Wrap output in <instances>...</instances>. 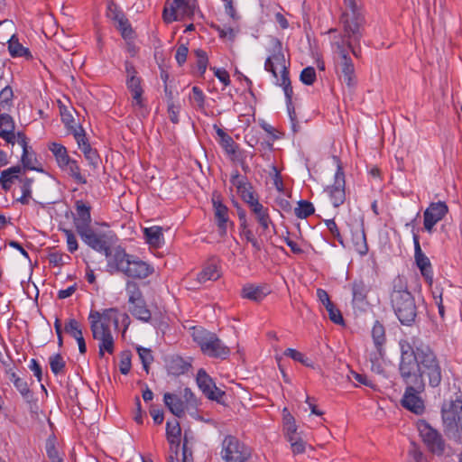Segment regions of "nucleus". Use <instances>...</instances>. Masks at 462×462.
Wrapping results in <instances>:
<instances>
[{
    "mask_svg": "<svg viewBox=\"0 0 462 462\" xmlns=\"http://www.w3.org/2000/svg\"><path fill=\"white\" fill-rule=\"evenodd\" d=\"M401 359L399 374L401 377L411 380L412 384L426 388V381L431 388L440 385L443 370L434 350L421 341L407 340L399 342Z\"/></svg>",
    "mask_w": 462,
    "mask_h": 462,
    "instance_id": "f257e3e1",
    "label": "nucleus"
},
{
    "mask_svg": "<svg viewBox=\"0 0 462 462\" xmlns=\"http://www.w3.org/2000/svg\"><path fill=\"white\" fill-rule=\"evenodd\" d=\"M390 300L394 314L403 326H411L416 322L418 306L408 290L405 278L397 276L393 279Z\"/></svg>",
    "mask_w": 462,
    "mask_h": 462,
    "instance_id": "f03ea898",
    "label": "nucleus"
},
{
    "mask_svg": "<svg viewBox=\"0 0 462 462\" xmlns=\"http://www.w3.org/2000/svg\"><path fill=\"white\" fill-rule=\"evenodd\" d=\"M109 268L121 272L128 277L143 279L149 276L153 268L138 257L128 254L121 246L113 249V254L107 261Z\"/></svg>",
    "mask_w": 462,
    "mask_h": 462,
    "instance_id": "7ed1b4c3",
    "label": "nucleus"
},
{
    "mask_svg": "<svg viewBox=\"0 0 462 462\" xmlns=\"http://www.w3.org/2000/svg\"><path fill=\"white\" fill-rule=\"evenodd\" d=\"M89 319H92L91 330L93 337L99 341V356H104L105 352L114 353V338L111 333V327L117 326V320L112 319L109 313L99 314L97 311H91Z\"/></svg>",
    "mask_w": 462,
    "mask_h": 462,
    "instance_id": "20e7f679",
    "label": "nucleus"
},
{
    "mask_svg": "<svg viewBox=\"0 0 462 462\" xmlns=\"http://www.w3.org/2000/svg\"><path fill=\"white\" fill-rule=\"evenodd\" d=\"M340 23L343 26V32L341 35V42L350 41L359 44L364 34L365 24V18L362 13H349L348 11L343 12L340 17Z\"/></svg>",
    "mask_w": 462,
    "mask_h": 462,
    "instance_id": "39448f33",
    "label": "nucleus"
},
{
    "mask_svg": "<svg viewBox=\"0 0 462 462\" xmlns=\"http://www.w3.org/2000/svg\"><path fill=\"white\" fill-rule=\"evenodd\" d=\"M89 211L90 207L88 206V246L97 252L104 253L109 260L113 254V251H111L114 238L113 232L98 227V223H95L96 226L90 225Z\"/></svg>",
    "mask_w": 462,
    "mask_h": 462,
    "instance_id": "423d86ee",
    "label": "nucleus"
},
{
    "mask_svg": "<svg viewBox=\"0 0 462 462\" xmlns=\"http://www.w3.org/2000/svg\"><path fill=\"white\" fill-rule=\"evenodd\" d=\"M337 57L335 60V69L337 74L348 88H354L356 85V76L355 66L348 51L345 48L343 42H335Z\"/></svg>",
    "mask_w": 462,
    "mask_h": 462,
    "instance_id": "0eeeda50",
    "label": "nucleus"
},
{
    "mask_svg": "<svg viewBox=\"0 0 462 462\" xmlns=\"http://www.w3.org/2000/svg\"><path fill=\"white\" fill-rule=\"evenodd\" d=\"M221 456L225 462H249L251 451L237 438L228 435L222 442Z\"/></svg>",
    "mask_w": 462,
    "mask_h": 462,
    "instance_id": "6e6552de",
    "label": "nucleus"
},
{
    "mask_svg": "<svg viewBox=\"0 0 462 462\" xmlns=\"http://www.w3.org/2000/svg\"><path fill=\"white\" fill-rule=\"evenodd\" d=\"M401 378L406 386L401 400L402 407L417 415L422 414L425 410V405L420 394L425 391V388L412 384V383L410 382L411 380L406 377Z\"/></svg>",
    "mask_w": 462,
    "mask_h": 462,
    "instance_id": "1a4fd4ad",
    "label": "nucleus"
},
{
    "mask_svg": "<svg viewBox=\"0 0 462 462\" xmlns=\"http://www.w3.org/2000/svg\"><path fill=\"white\" fill-rule=\"evenodd\" d=\"M418 430L428 449L435 455L441 456L445 451V440L442 435L425 420L418 423Z\"/></svg>",
    "mask_w": 462,
    "mask_h": 462,
    "instance_id": "9d476101",
    "label": "nucleus"
},
{
    "mask_svg": "<svg viewBox=\"0 0 462 462\" xmlns=\"http://www.w3.org/2000/svg\"><path fill=\"white\" fill-rule=\"evenodd\" d=\"M334 160L337 162V172L335 174L334 184L330 187H328V191L329 193L333 206L335 208H338L345 202L346 199V180L345 173L339 158L334 156Z\"/></svg>",
    "mask_w": 462,
    "mask_h": 462,
    "instance_id": "9b49d317",
    "label": "nucleus"
},
{
    "mask_svg": "<svg viewBox=\"0 0 462 462\" xmlns=\"http://www.w3.org/2000/svg\"><path fill=\"white\" fill-rule=\"evenodd\" d=\"M413 243H414V259L417 267L420 271L421 276L424 278L425 282L431 285L433 282V270L431 263L429 257L422 252L419 236L413 234Z\"/></svg>",
    "mask_w": 462,
    "mask_h": 462,
    "instance_id": "f8f14e48",
    "label": "nucleus"
},
{
    "mask_svg": "<svg viewBox=\"0 0 462 462\" xmlns=\"http://www.w3.org/2000/svg\"><path fill=\"white\" fill-rule=\"evenodd\" d=\"M371 334L375 347V351L370 354V361L372 363V368H374L375 363L383 359L385 355L383 348L386 343L384 326L380 321L376 320L373 326Z\"/></svg>",
    "mask_w": 462,
    "mask_h": 462,
    "instance_id": "ddd939ff",
    "label": "nucleus"
},
{
    "mask_svg": "<svg viewBox=\"0 0 462 462\" xmlns=\"http://www.w3.org/2000/svg\"><path fill=\"white\" fill-rule=\"evenodd\" d=\"M448 212V208L445 202L439 201L430 203L423 214L425 230L431 233L434 226L440 221Z\"/></svg>",
    "mask_w": 462,
    "mask_h": 462,
    "instance_id": "4468645a",
    "label": "nucleus"
},
{
    "mask_svg": "<svg viewBox=\"0 0 462 462\" xmlns=\"http://www.w3.org/2000/svg\"><path fill=\"white\" fill-rule=\"evenodd\" d=\"M108 16L116 23V27L120 31L124 39H131L133 37L134 32L128 19L115 4H111L108 6Z\"/></svg>",
    "mask_w": 462,
    "mask_h": 462,
    "instance_id": "2eb2a0df",
    "label": "nucleus"
},
{
    "mask_svg": "<svg viewBox=\"0 0 462 462\" xmlns=\"http://www.w3.org/2000/svg\"><path fill=\"white\" fill-rule=\"evenodd\" d=\"M212 204L215 211L218 233L221 237L226 235V224L228 221V208L222 203L221 196L215 192L212 195Z\"/></svg>",
    "mask_w": 462,
    "mask_h": 462,
    "instance_id": "dca6fc26",
    "label": "nucleus"
},
{
    "mask_svg": "<svg viewBox=\"0 0 462 462\" xmlns=\"http://www.w3.org/2000/svg\"><path fill=\"white\" fill-rule=\"evenodd\" d=\"M75 208L74 224L81 240L87 243V204L82 199H79L75 201Z\"/></svg>",
    "mask_w": 462,
    "mask_h": 462,
    "instance_id": "f3484780",
    "label": "nucleus"
},
{
    "mask_svg": "<svg viewBox=\"0 0 462 462\" xmlns=\"http://www.w3.org/2000/svg\"><path fill=\"white\" fill-rule=\"evenodd\" d=\"M250 209L254 215V217L261 228L259 236H265L269 233L270 225H273V221L268 213V208H264L259 201H255L251 205Z\"/></svg>",
    "mask_w": 462,
    "mask_h": 462,
    "instance_id": "a211bd4d",
    "label": "nucleus"
},
{
    "mask_svg": "<svg viewBox=\"0 0 462 462\" xmlns=\"http://www.w3.org/2000/svg\"><path fill=\"white\" fill-rule=\"evenodd\" d=\"M351 241L354 249L361 256L367 254L369 248L366 241V236L363 221L359 225L351 227Z\"/></svg>",
    "mask_w": 462,
    "mask_h": 462,
    "instance_id": "6ab92c4d",
    "label": "nucleus"
},
{
    "mask_svg": "<svg viewBox=\"0 0 462 462\" xmlns=\"http://www.w3.org/2000/svg\"><path fill=\"white\" fill-rule=\"evenodd\" d=\"M202 352L210 357L222 359H226L230 354L229 348L222 343L216 334L210 336L209 341Z\"/></svg>",
    "mask_w": 462,
    "mask_h": 462,
    "instance_id": "aec40b11",
    "label": "nucleus"
},
{
    "mask_svg": "<svg viewBox=\"0 0 462 462\" xmlns=\"http://www.w3.org/2000/svg\"><path fill=\"white\" fill-rule=\"evenodd\" d=\"M0 138L12 145L15 143V123L6 113L0 114Z\"/></svg>",
    "mask_w": 462,
    "mask_h": 462,
    "instance_id": "412c9836",
    "label": "nucleus"
},
{
    "mask_svg": "<svg viewBox=\"0 0 462 462\" xmlns=\"http://www.w3.org/2000/svg\"><path fill=\"white\" fill-rule=\"evenodd\" d=\"M274 64L279 65L282 69V72L285 69H289L285 64L284 54L282 51V43L280 41L276 42L275 50L272 56L268 57L264 63V69L270 71L273 76L277 79L278 74Z\"/></svg>",
    "mask_w": 462,
    "mask_h": 462,
    "instance_id": "4be33fe9",
    "label": "nucleus"
},
{
    "mask_svg": "<svg viewBox=\"0 0 462 462\" xmlns=\"http://www.w3.org/2000/svg\"><path fill=\"white\" fill-rule=\"evenodd\" d=\"M165 366L169 374L179 376L187 373L191 365L181 356L173 355L165 359Z\"/></svg>",
    "mask_w": 462,
    "mask_h": 462,
    "instance_id": "5701e85b",
    "label": "nucleus"
},
{
    "mask_svg": "<svg viewBox=\"0 0 462 462\" xmlns=\"http://www.w3.org/2000/svg\"><path fill=\"white\" fill-rule=\"evenodd\" d=\"M163 402L170 411L178 418L185 415V402L180 396L171 393H165Z\"/></svg>",
    "mask_w": 462,
    "mask_h": 462,
    "instance_id": "b1692460",
    "label": "nucleus"
},
{
    "mask_svg": "<svg viewBox=\"0 0 462 462\" xmlns=\"http://www.w3.org/2000/svg\"><path fill=\"white\" fill-rule=\"evenodd\" d=\"M353 294V304L363 305L366 302L370 287L363 280H355L351 284Z\"/></svg>",
    "mask_w": 462,
    "mask_h": 462,
    "instance_id": "393cba45",
    "label": "nucleus"
},
{
    "mask_svg": "<svg viewBox=\"0 0 462 462\" xmlns=\"http://www.w3.org/2000/svg\"><path fill=\"white\" fill-rule=\"evenodd\" d=\"M8 51L13 58L24 57L30 60L32 55L28 48L23 47L20 42L15 33H13L10 39L7 40Z\"/></svg>",
    "mask_w": 462,
    "mask_h": 462,
    "instance_id": "a878e982",
    "label": "nucleus"
},
{
    "mask_svg": "<svg viewBox=\"0 0 462 462\" xmlns=\"http://www.w3.org/2000/svg\"><path fill=\"white\" fill-rule=\"evenodd\" d=\"M65 126L71 134H73L82 153L87 158V140L83 126L80 123H77L75 120L74 123L65 125Z\"/></svg>",
    "mask_w": 462,
    "mask_h": 462,
    "instance_id": "bb28decb",
    "label": "nucleus"
},
{
    "mask_svg": "<svg viewBox=\"0 0 462 462\" xmlns=\"http://www.w3.org/2000/svg\"><path fill=\"white\" fill-rule=\"evenodd\" d=\"M267 292L263 291V288L261 286H255L254 284H245L241 290V297L244 299L250 300L254 302H261Z\"/></svg>",
    "mask_w": 462,
    "mask_h": 462,
    "instance_id": "cd10ccee",
    "label": "nucleus"
},
{
    "mask_svg": "<svg viewBox=\"0 0 462 462\" xmlns=\"http://www.w3.org/2000/svg\"><path fill=\"white\" fill-rule=\"evenodd\" d=\"M181 429L177 420L168 421L166 424V437L170 444L176 443L175 455L178 454V448L180 444Z\"/></svg>",
    "mask_w": 462,
    "mask_h": 462,
    "instance_id": "c85d7f7f",
    "label": "nucleus"
},
{
    "mask_svg": "<svg viewBox=\"0 0 462 462\" xmlns=\"http://www.w3.org/2000/svg\"><path fill=\"white\" fill-rule=\"evenodd\" d=\"M458 411L459 409H457L454 406V401L450 402L448 409L442 408V420L448 430H455V428L457 427V415H458Z\"/></svg>",
    "mask_w": 462,
    "mask_h": 462,
    "instance_id": "c756f323",
    "label": "nucleus"
},
{
    "mask_svg": "<svg viewBox=\"0 0 462 462\" xmlns=\"http://www.w3.org/2000/svg\"><path fill=\"white\" fill-rule=\"evenodd\" d=\"M220 277L218 266L211 262L205 264L202 271L198 274V281L200 283L208 281H217Z\"/></svg>",
    "mask_w": 462,
    "mask_h": 462,
    "instance_id": "7c9ffc66",
    "label": "nucleus"
},
{
    "mask_svg": "<svg viewBox=\"0 0 462 462\" xmlns=\"http://www.w3.org/2000/svg\"><path fill=\"white\" fill-rule=\"evenodd\" d=\"M179 0H166L162 11V19L166 23L180 20L179 17Z\"/></svg>",
    "mask_w": 462,
    "mask_h": 462,
    "instance_id": "2f4dec72",
    "label": "nucleus"
},
{
    "mask_svg": "<svg viewBox=\"0 0 462 462\" xmlns=\"http://www.w3.org/2000/svg\"><path fill=\"white\" fill-rule=\"evenodd\" d=\"M84 325L75 318H69L64 325V331L76 340L81 339L83 336Z\"/></svg>",
    "mask_w": 462,
    "mask_h": 462,
    "instance_id": "473e14b6",
    "label": "nucleus"
},
{
    "mask_svg": "<svg viewBox=\"0 0 462 462\" xmlns=\"http://www.w3.org/2000/svg\"><path fill=\"white\" fill-rule=\"evenodd\" d=\"M129 311L135 319L143 322H149L152 319V313L147 307L145 300H142V303L130 305Z\"/></svg>",
    "mask_w": 462,
    "mask_h": 462,
    "instance_id": "72a5a7b5",
    "label": "nucleus"
},
{
    "mask_svg": "<svg viewBox=\"0 0 462 462\" xmlns=\"http://www.w3.org/2000/svg\"><path fill=\"white\" fill-rule=\"evenodd\" d=\"M143 233L147 243L152 246H159L163 241L162 228L160 226L144 228Z\"/></svg>",
    "mask_w": 462,
    "mask_h": 462,
    "instance_id": "f704fd0d",
    "label": "nucleus"
},
{
    "mask_svg": "<svg viewBox=\"0 0 462 462\" xmlns=\"http://www.w3.org/2000/svg\"><path fill=\"white\" fill-rule=\"evenodd\" d=\"M128 89L133 93V98L136 105H142L143 89L141 87V79L136 76H131L126 79Z\"/></svg>",
    "mask_w": 462,
    "mask_h": 462,
    "instance_id": "c9c22d12",
    "label": "nucleus"
},
{
    "mask_svg": "<svg viewBox=\"0 0 462 462\" xmlns=\"http://www.w3.org/2000/svg\"><path fill=\"white\" fill-rule=\"evenodd\" d=\"M197 383L206 397L208 395V392H211L212 388L215 387L212 378L202 368L198 372Z\"/></svg>",
    "mask_w": 462,
    "mask_h": 462,
    "instance_id": "e433bc0d",
    "label": "nucleus"
},
{
    "mask_svg": "<svg viewBox=\"0 0 462 462\" xmlns=\"http://www.w3.org/2000/svg\"><path fill=\"white\" fill-rule=\"evenodd\" d=\"M49 149L54 154L59 165L64 167L69 163V156L68 155L67 149L62 144L57 143H51Z\"/></svg>",
    "mask_w": 462,
    "mask_h": 462,
    "instance_id": "4c0bfd02",
    "label": "nucleus"
},
{
    "mask_svg": "<svg viewBox=\"0 0 462 462\" xmlns=\"http://www.w3.org/2000/svg\"><path fill=\"white\" fill-rule=\"evenodd\" d=\"M237 192L240 194L243 200L248 204L249 208L255 201H259L258 197L255 196L253 187L249 182L237 185Z\"/></svg>",
    "mask_w": 462,
    "mask_h": 462,
    "instance_id": "58836bf2",
    "label": "nucleus"
},
{
    "mask_svg": "<svg viewBox=\"0 0 462 462\" xmlns=\"http://www.w3.org/2000/svg\"><path fill=\"white\" fill-rule=\"evenodd\" d=\"M276 79V84L283 88L284 95L286 97V105H291V102H292L293 90L289 78V69H284L281 75V79H279L277 78Z\"/></svg>",
    "mask_w": 462,
    "mask_h": 462,
    "instance_id": "ea45409f",
    "label": "nucleus"
},
{
    "mask_svg": "<svg viewBox=\"0 0 462 462\" xmlns=\"http://www.w3.org/2000/svg\"><path fill=\"white\" fill-rule=\"evenodd\" d=\"M20 183L23 195L21 198L17 199V201L23 205H28L30 199L32 198V185L33 183V179L25 177L21 179Z\"/></svg>",
    "mask_w": 462,
    "mask_h": 462,
    "instance_id": "a19ab883",
    "label": "nucleus"
},
{
    "mask_svg": "<svg viewBox=\"0 0 462 462\" xmlns=\"http://www.w3.org/2000/svg\"><path fill=\"white\" fill-rule=\"evenodd\" d=\"M179 17H192L197 7L196 0H179Z\"/></svg>",
    "mask_w": 462,
    "mask_h": 462,
    "instance_id": "79ce46f5",
    "label": "nucleus"
},
{
    "mask_svg": "<svg viewBox=\"0 0 462 462\" xmlns=\"http://www.w3.org/2000/svg\"><path fill=\"white\" fill-rule=\"evenodd\" d=\"M283 414V427L286 432L287 438L290 436L296 435L297 426L295 424L294 417L289 412L287 408L282 411Z\"/></svg>",
    "mask_w": 462,
    "mask_h": 462,
    "instance_id": "37998d69",
    "label": "nucleus"
},
{
    "mask_svg": "<svg viewBox=\"0 0 462 462\" xmlns=\"http://www.w3.org/2000/svg\"><path fill=\"white\" fill-rule=\"evenodd\" d=\"M315 211L312 203L307 200H300L298 208H295V215L299 218H307L311 216Z\"/></svg>",
    "mask_w": 462,
    "mask_h": 462,
    "instance_id": "c03bdc74",
    "label": "nucleus"
},
{
    "mask_svg": "<svg viewBox=\"0 0 462 462\" xmlns=\"http://www.w3.org/2000/svg\"><path fill=\"white\" fill-rule=\"evenodd\" d=\"M214 334L215 333L201 328L194 329L192 337L193 340L200 346L201 351H203L209 341L210 336H213Z\"/></svg>",
    "mask_w": 462,
    "mask_h": 462,
    "instance_id": "a18cd8bd",
    "label": "nucleus"
},
{
    "mask_svg": "<svg viewBox=\"0 0 462 462\" xmlns=\"http://www.w3.org/2000/svg\"><path fill=\"white\" fill-rule=\"evenodd\" d=\"M32 160H36V158L35 152L32 151V147L28 146L27 148L23 149L21 162L23 167L32 171H42V170H40L32 165Z\"/></svg>",
    "mask_w": 462,
    "mask_h": 462,
    "instance_id": "49530a36",
    "label": "nucleus"
},
{
    "mask_svg": "<svg viewBox=\"0 0 462 462\" xmlns=\"http://www.w3.org/2000/svg\"><path fill=\"white\" fill-rule=\"evenodd\" d=\"M56 437L51 435L46 441V452L51 462H62V458L59 456V451L55 447Z\"/></svg>",
    "mask_w": 462,
    "mask_h": 462,
    "instance_id": "de8ad7c7",
    "label": "nucleus"
},
{
    "mask_svg": "<svg viewBox=\"0 0 462 462\" xmlns=\"http://www.w3.org/2000/svg\"><path fill=\"white\" fill-rule=\"evenodd\" d=\"M136 351L143 364V369L148 374L150 369V365L153 361V356L152 354V350L150 348H145L143 346H136Z\"/></svg>",
    "mask_w": 462,
    "mask_h": 462,
    "instance_id": "09e8293b",
    "label": "nucleus"
},
{
    "mask_svg": "<svg viewBox=\"0 0 462 462\" xmlns=\"http://www.w3.org/2000/svg\"><path fill=\"white\" fill-rule=\"evenodd\" d=\"M14 92L10 86L5 87L0 92V106L9 109L13 106Z\"/></svg>",
    "mask_w": 462,
    "mask_h": 462,
    "instance_id": "8fccbe9b",
    "label": "nucleus"
},
{
    "mask_svg": "<svg viewBox=\"0 0 462 462\" xmlns=\"http://www.w3.org/2000/svg\"><path fill=\"white\" fill-rule=\"evenodd\" d=\"M21 179L23 178L19 175H11L3 171L0 175V185L5 191H9L16 180L21 182Z\"/></svg>",
    "mask_w": 462,
    "mask_h": 462,
    "instance_id": "3c124183",
    "label": "nucleus"
},
{
    "mask_svg": "<svg viewBox=\"0 0 462 462\" xmlns=\"http://www.w3.org/2000/svg\"><path fill=\"white\" fill-rule=\"evenodd\" d=\"M132 353L130 350H124L120 354L119 370L123 374H127L132 367Z\"/></svg>",
    "mask_w": 462,
    "mask_h": 462,
    "instance_id": "603ef678",
    "label": "nucleus"
},
{
    "mask_svg": "<svg viewBox=\"0 0 462 462\" xmlns=\"http://www.w3.org/2000/svg\"><path fill=\"white\" fill-rule=\"evenodd\" d=\"M194 54L197 58L198 70L199 71L200 76H203L208 63L207 52L201 49H197L194 51Z\"/></svg>",
    "mask_w": 462,
    "mask_h": 462,
    "instance_id": "864d4df0",
    "label": "nucleus"
},
{
    "mask_svg": "<svg viewBox=\"0 0 462 462\" xmlns=\"http://www.w3.org/2000/svg\"><path fill=\"white\" fill-rule=\"evenodd\" d=\"M50 366L54 374H59L63 372L65 362L60 354H56L50 357Z\"/></svg>",
    "mask_w": 462,
    "mask_h": 462,
    "instance_id": "5fc2aeb1",
    "label": "nucleus"
},
{
    "mask_svg": "<svg viewBox=\"0 0 462 462\" xmlns=\"http://www.w3.org/2000/svg\"><path fill=\"white\" fill-rule=\"evenodd\" d=\"M325 225L327 226L328 229L329 230L332 236L337 240V242L344 247L346 248L347 245L345 244V241L343 239V236L340 234L339 228L337 227V225L336 224L334 219H328L325 220Z\"/></svg>",
    "mask_w": 462,
    "mask_h": 462,
    "instance_id": "6e6d98bb",
    "label": "nucleus"
},
{
    "mask_svg": "<svg viewBox=\"0 0 462 462\" xmlns=\"http://www.w3.org/2000/svg\"><path fill=\"white\" fill-rule=\"evenodd\" d=\"M326 310L328 312L329 319L337 325H344V319L341 311L335 306L334 303H331L326 306Z\"/></svg>",
    "mask_w": 462,
    "mask_h": 462,
    "instance_id": "4d7b16f0",
    "label": "nucleus"
},
{
    "mask_svg": "<svg viewBox=\"0 0 462 462\" xmlns=\"http://www.w3.org/2000/svg\"><path fill=\"white\" fill-rule=\"evenodd\" d=\"M300 79L305 85H313V83L316 81L315 69L313 67H307L303 69L300 73Z\"/></svg>",
    "mask_w": 462,
    "mask_h": 462,
    "instance_id": "13d9d810",
    "label": "nucleus"
},
{
    "mask_svg": "<svg viewBox=\"0 0 462 462\" xmlns=\"http://www.w3.org/2000/svg\"><path fill=\"white\" fill-rule=\"evenodd\" d=\"M284 355L286 356L292 358L295 361L301 363L306 366H312V363L310 361V359L305 357L303 354L295 349L287 348L284 352Z\"/></svg>",
    "mask_w": 462,
    "mask_h": 462,
    "instance_id": "bf43d9fd",
    "label": "nucleus"
},
{
    "mask_svg": "<svg viewBox=\"0 0 462 462\" xmlns=\"http://www.w3.org/2000/svg\"><path fill=\"white\" fill-rule=\"evenodd\" d=\"M287 439L291 442L293 454H301L305 451V442L300 438H297L296 435H294L288 437Z\"/></svg>",
    "mask_w": 462,
    "mask_h": 462,
    "instance_id": "052dcab7",
    "label": "nucleus"
},
{
    "mask_svg": "<svg viewBox=\"0 0 462 462\" xmlns=\"http://www.w3.org/2000/svg\"><path fill=\"white\" fill-rule=\"evenodd\" d=\"M14 385L24 399L28 400L32 397V393L24 379H19L15 383H14Z\"/></svg>",
    "mask_w": 462,
    "mask_h": 462,
    "instance_id": "680f3d73",
    "label": "nucleus"
},
{
    "mask_svg": "<svg viewBox=\"0 0 462 462\" xmlns=\"http://www.w3.org/2000/svg\"><path fill=\"white\" fill-rule=\"evenodd\" d=\"M221 145L226 153L235 155L237 152L238 146L230 135L225 137L221 142Z\"/></svg>",
    "mask_w": 462,
    "mask_h": 462,
    "instance_id": "e2e57ef3",
    "label": "nucleus"
},
{
    "mask_svg": "<svg viewBox=\"0 0 462 462\" xmlns=\"http://www.w3.org/2000/svg\"><path fill=\"white\" fill-rule=\"evenodd\" d=\"M101 159L96 150H93L88 144V165L94 167V169L102 170Z\"/></svg>",
    "mask_w": 462,
    "mask_h": 462,
    "instance_id": "0e129e2a",
    "label": "nucleus"
},
{
    "mask_svg": "<svg viewBox=\"0 0 462 462\" xmlns=\"http://www.w3.org/2000/svg\"><path fill=\"white\" fill-rule=\"evenodd\" d=\"M66 166L69 167L70 174L80 183H85L86 180L84 177L80 174L79 167L76 161H73L69 158V163H68Z\"/></svg>",
    "mask_w": 462,
    "mask_h": 462,
    "instance_id": "69168bd1",
    "label": "nucleus"
},
{
    "mask_svg": "<svg viewBox=\"0 0 462 462\" xmlns=\"http://www.w3.org/2000/svg\"><path fill=\"white\" fill-rule=\"evenodd\" d=\"M192 93H193L192 99L197 104L198 107L199 109H204L205 95L203 94L202 90L199 87L194 86L192 88Z\"/></svg>",
    "mask_w": 462,
    "mask_h": 462,
    "instance_id": "338daca9",
    "label": "nucleus"
},
{
    "mask_svg": "<svg viewBox=\"0 0 462 462\" xmlns=\"http://www.w3.org/2000/svg\"><path fill=\"white\" fill-rule=\"evenodd\" d=\"M188 53L189 49L186 45L181 44L178 47L175 54V59L180 66L183 65L186 62Z\"/></svg>",
    "mask_w": 462,
    "mask_h": 462,
    "instance_id": "774afa93",
    "label": "nucleus"
}]
</instances>
